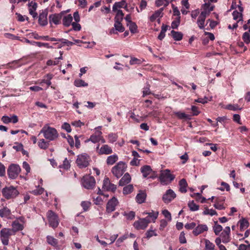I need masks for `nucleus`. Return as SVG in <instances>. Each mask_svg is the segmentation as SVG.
I'll return each mask as SVG.
<instances>
[{
    "instance_id": "obj_1",
    "label": "nucleus",
    "mask_w": 250,
    "mask_h": 250,
    "mask_svg": "<svg viewBox=\"0 0 250 250\" xmlns=\"http://www.w3.org/2000/svg\"><path fill=\"white\" fill-rule=\"evenodd\" d=\"M41 133L43 134L46 139L50 141L55 140L59 136L57 130L55 128L46 125L41 129L40 134Z\"/></svg>"
},
{
    "instance_id": "obj_2",
    "label": "nucleus",
    "mask_w": 250,
    "mask_h": 250,
    "mask_svg": "<svg viewBox=\"0 0 250 250\" xmlns=\"http://www.w3.org/2000/svg\"><path fill=\"white\" fill-rule=\"evenodd\" d=\"M175 176L170 173V170L167 169L161 170L159 176V180L163 185H167L175 179Z\"/></svg>"
},
{
    "instance_id": "obj_3",
    "label": "nucleus",
    "mask_w": 250,
    "mask_h": 250,
    "mask_svg": "<svg viewBox=\"0 0 250 250\" xmlns=\"http://www.w3.org/2000/svg\"><path fill=\"white\" fill-rule=\"evenodd\" d=\"M126 166L125 163L120 161L112 168V174L117 178L121 177L126 170Z\"/></svg>"
},
{
    "instance_id": "obj_4",
    "label": "nucleus",
    "mask_w": 250,
    "mask_h": 250,
    "mask_svg": "<svg viewBox=\"0 0 250 250\" xmlns=\"http://www.w3.org/2000/svg\"><path fill=\"white\" fill-rule=\"evenodd\" d=\"M2 195L7 199L14 198L17 196L19 192L13 186L5 187L1 191Z\"/></svg>"
},
{
    "instance_id": "obj_5",
    "label": "nucleus",
    "mask_w": 250,
    "mask_h": 250,
    "mask_svg": "<svg viewBox=\"0 0 250 250\" xmlns=\"http://www.w3.org/2000/svg\"><path fill=\"white\" fill-rule=\"evenodd\" d=\"M90 158L86 153H83L77 156L76 164L80 168L87 167L89 164Z\"/></svg>"
},
{
    "instance_id": "obj_6",
    "label": "nucleus",
    "mask_w": 250,
    "mask_h": 250,
    "mask_svg": "<svg viewBox=\"0 0 250 250\" xmlns=\"http://www.w3.org/2000/svg\"><path fill=\"white\" fill-rule=\"evenodd\" d=\"M95 180L92 176L86 175L82 180V186L87 189H93L95 186Z\"/></svg>"
},
{
    "instance_id": "obj_7",
    "label": "nucleus",
    "mask_w": 250,
    "mask_h": 250,
    "mask_svg": "<svg viewBox=\"0 0 250 250\" xmlns=\"http://www.w3.org/2000/svg\"><path fill=\"white\" fill-rule=\"evenodd\" d=\"M21 171L20 166L16 164H11L7 169V174L9 178L16 179Z\"/></svg>"
},
{
    "instance_id": "obj_8",
    "label": "nucleus",
    "mask_w": 250,
    "mask_h": 250,
    "mask_svg": "<svg viewBox=\"0 0 250 250\" xmlns=\"http://www.w3.org/2000/svg\"><path fill=\"white\" fill-rule=\"evenodd\" d=\"M47 217L50 226L56 228L59 225L58 216L52 210H49L47 213Z\"/></svg>"
},
{
    "instance_id": "obj_9",
    "label": "nucleus",
    "mask_w": 250,
    "mask_h": 250,
    "mask_svg": "<svg viewBox=\"0 0 250 250\" xmlns=\"http://www.w3.org/2000/svg\"><path fill=\"white\" fill-rule=\"evenodd\" d=\"M12 230L9 229L3 228L0 232V239L2 243L4 245H8L9 243V238L12 235Z\"/></svg>"
},
{
    "instance_id": "obj_10",
    "label": "nucleus",
    "mask_w": 250,
    "mask_h": 250,
    "mask_svg": "<svg viewBox=\"0 0 250 250\" xmlns=\"http://www.w3.org/2000/svg\"><path fill=\"white\" fill-rule=\"evenodd\" d=\"M230 228L229 227H226L220 234L219 237L216 238H219L220 239V243H221V242L224 244L228 243L230 241Z\"/></svg>"
},
{
    "instance_id": "obj_11",
    "label": "nucleus",
    "mask_w": 250,
    "mask_h": 250,
    "mask_svg": "<svg viewBox=\"0 0 250 250\" xmlns=\"http://www.w3.org/2000/svg\"><path fill=\"white\" fill-rule=\"evenodd\" d=\"M102 135V131L97 130L95 132V133L91 135L89 139H88L85 142H87L91 141L93 143H97L101 141L102 143H104L105 142V141Z\"/></svg>"
},
{
    "instance_id": "obj_12",
    "label": "nucleus",
    "mask_w": 250,
    "mask_h": 250,
    "mask_svg": "<svg viewBox=\"0 0 250 250\" xmlns=\"http://www.w3.org/2000/svg\"><path fill=\"white\" fill-rule=\"evenodd\" d=\"M150 222L151 220L148 217H146L135 221L133 226L137 229H145Z\"/></svg>"
},
{
    "instance_id": "obj_13",
    "label": "nucleus",
    "mask_w": 250,
    "mask_h": 250,
    "mask_svg": "<svg viewBox=\"0 0 250 250\" xmlns=\"http://www.w3.org/2000/svg\"><path fill=\"white\" fill-rule=\"evenodd\" d=\"M117 188L116 186L111 183L108 178L106 177L103 181L102 189L105 191H115Z\"/></svg>"
},
{
    "instance_id": "obj_14",
    "label": "nucleus",
    "mask_w": 250,
    "mask_h": 250,
    "mask_svg": "<svg viewBox=\"0 0 250 250\" xmlns=\"http://www.w3.org/2000/svg\"><path fill=\"white\" fill-rule=\"evenodd\" d=\"M176 197V194L171 189H168L165 194L163 195V200L165 203L170 202Z\"/></svg>"
},
{
    "instance_id": "obj_15",
    "label": "nucleus",
    "mask_w": 250,
    "mask_h": 250,
    "mask_svg": "<svg viewBox=\"0 0 250 250\" xmlns=\"http://www.w3.org/2000/svg\"><path fill=\"white\" fill-rule=\"evenodd\" d=\"M118 204V200L115 197H113L107 203L106 211L108 212H111L115 210V207Z\"/></svg>"
},
{
    "instance_id": "obj_16",
    "label": "nucleus",
    "mask_w": 250,
    "mask_h": 250,
    "mask_svg": "<svg viewBox=\"0 0 250 250\" xmlns=\"http://www.w3.org/2000/svg\"><path fill=\"white\" fill-rule=\"evenodd\" d=\"M208 16V13L205 12H201L197 20V24L198 27L203 29L205 27V21L206 17Z\"/></svg>"
},
{
    "instance_id": "obj_17",
    "label": "nucleus",
    "mask_w": 250,
    "mask_h": 250,
    "mask_svg": "<svg viewBox=\"0 0 250 250\" xmlns=\"http://www.w3.org/2000/svg\"><path fill=\"white\" fill-rule=\"evenodd\" d=\"M62 15L61 13L50 15L49 17L50 23L52 24L53 23L55 24H59L62 19Z\"/></svg>"
},
{
    "instance_id": "obj_18",
    "label": "nucleus",
    "mask_w": 250,
    "mask_h": 250,
    "mask_svg": "<svg viewBox=\"0 0 250 250\" xmlns=\"http://www.w3.org/2000/svg\"><path fill=\"white\" fill-rule=\"evenodd\" d=\"M208 228L206 225L200 224L198 225L193 231V233L194 235L197 236L198 235L203 233L205 231H207Z\"/></svg>"
},
{
    "instance_id": "obj_19",
    "label": "nucleus",
    "mask_w": 250,
    "mask_h": 250,
    "mask_svg": "<svg viewBox=\"0 0 250 250\" xmlns=\"http://www.w3.org/2000/svg\"><path fill=\"white\" fill-rule=\"evenodd\" d=\"M112 152L111 147L107 145H104L100 148L98 153L100 155H109L111 154Z\"/></svg>"
},
{
    "instance_id": "obj_20",
    "label": "nucleus",
    "mask_w": 250,
    "mask_h": 250,
    "mask_svg": "<svg viewBox=\"0 0 250 250\" xmlns=\"http://www.w3.org/2000/svg\"><path fill=\"white\" fill-rule=\"evenodd\" d=\"M33 0H32L28 4L29 7V11L30 15L35 18L37 16V13L36 12V10L37 7V4L36 2H33Z\"/></svg>"
},
{
    "instance_id": "obj_21",
    "label": "nucleus",
    "mask_w": 250,
    "mask_h": 250,
    "mask_svg": "<svg viewBox=\"0 0 250 250\" xmlns=\"http://www.w3.org/2000/svg\"><path fill=\"white\" fill-rule=\"evenodd\" d=\"M141 172L143 174V176L144 178H146L151 173L154 172L153 171L151 167L148 165H145L143 166L141 168Z\"/></svg>"
},
{
    "instance_id": "obj_22",
    "label": "nucleus",
    "mask_w": 250,
    "mask_h": 250,
    "mask_svg": "<svg viewBox=\"0 0 250 250\" xmlns=\"http://www.w3.org/2000/svg\"><path fill=\"white\" fill-rule=\"evenodd\" d=\"M131 181V176L128 173H126L119 182L120 186H124L128 184Z\"/></svg>"
},
{
    "instance_id": "obj_23",
    "label": "nucleus",
    "mask_w": 250,
    "mask_h": 250,
    "mask_svg": "<svg viewBox=\"0 0 250 250\" xmlns=\"http://www.w3.org/2000/svg\"><path fill=\"white\" fill-rule=\"evenodd\" d=\"M146 194L145 192L140 191L136 196V202L138 204L144 203L146 201Z\"/></svg>"
},
{
    "instance_id": "obj_24",
    "label": "nucleus",
    "mask_w": 250,
    "mask_h": 250,
    "mask_svg": "<svg viewBox=\"0 0 250 250\" xmlns=\"http://www.w3.org/2000/svg\"><path fill=\"white\" fill-rule=\"evenodd\" d=\"M47 14L42 12L41 13L39 17V23L42 26H45L47 24Z\"/></svg>"
},
{
    "instance_id": "obj_25",
    "label": "nucleus",
    "mask_w": 250,
    "mask_h": 250,
    "mask_svg": "<svg viewBox=\"0 0 250 250\" xmlns=\"http://www.w3.org/2000/svg\"><path fill=\"white\" fill-rule=\"evenodd\" d=\"M213 5H211L208 2H205V3L202 6L203 10L202 12H205L207 13L208 16L211 11H213Z\"/></svg>"
},
{
    "instance_id": "obj_26",
    "label": "nucleus",
    "mask_w": 250,
    "mask_h": 250,
    "mask_svg": "<svg viewBox=\"0 0 250 250\" xmlns=\"http://www.w3.org/2000/svg\"><path fill=\"white\" fill-rule=\"evenodd\" d=\"M179 191L182 193H186L187 191L188 183L185 179H181L179 183Z\"/></svg>"
},
{
    "instance_id": "obj_27",
    "label": "nucleus",
    "mask_w": 250,
    "mask_h": 250,
    "mask_svg": "<svg viewBox=\"0 0 250 250\" xmlns=\"http://www.w3.org/2000/svg\"><path fill=\"white\" fill-rule=\"evenodd\" d=\"M127 7V3L124 0H122L119 2H116L112 7L113 11H116L118 8H126Z\"/></svg>"
},
{
    "instance_id": "obj_28",
    "label": "nucleus",
    "mask_w": 250,
    "mask_h": 250,
    "mask_svg": "<svg viewBox=\"0 0 250 250\" xmlns=\"http://www.w3.org/2000/svg\"><path fill=\"white\" fill-rule=\"evenodd\" d=\"M170 34L175 41H179L182 40L183 39V34L181 32L172 30Z\"/></svg>"
},
{
    "instance_id": "obj_29",
    "label": "nucleus",
    "mask_w": 250,
    "mask_h": 250,
    "mask_svg": "<svg viewBox=\"0 0 250 250\" xmlns=\"http://www.w3.org/2000/svg\"><path fill=\"white\" fill-rule=\"evenodd\" d=\"M164 10V8H161L159 10L156 11L150 17L149 20L151 22H153L155 21V20L159 17H162L163 15V11Z\"/></svg>"
},
{
    "instance_id": "obj_30",
    "label": "nucleus",
    "mask_w": 250,
    "mask_h": 250,
    "mask_svg": "<svg viewBox=\"0 0 250 250\" xmlns=\"http://www.w3.org/2000/svg\"><path fill=\"white\" fill-rule=\"evenodd\" d=\"M73 18L71 14L64 16L62 19V23L64 26H69L72 23Z\"/></svg>"
},
{
    "instance_id": "obj_31",
    "label": "nucleus",
    "mask_w": 250,
    "mask_h": 250,
    "mask_svg": "<svg viewBox=\"0 0 250 250\" xmlns=\"http://www.w3.org/2000/svg\"><path fill=\"white\" fill-rule=\"evenodd\" d=\"M11 214L10 210L7 207H4L0 209V216L1 217L8 218Z\"/></svg>"
},
{
    "instance_id": "obj_32",
    "label": "nucleus",
    "mask_w": 250,
    "mask_h": 250,
    "mask_svg": "<svg viewBox=\"0 0 250 250\" xmlns=\"http://www.w3.org/2000/svg\"><path fill=\"white\" fill-rule=\"evenodd\" d=\"M118 160L117 155L114 154L110 155L107 158L106 163L108 165H112Z\"/></svg>"
},
{
    "instance_id": "obj_33",
    "label": "nucleus",
    "mask_w": 250,
    "mask_h": 250,
    "mask_svg": "<svg viewBox=\"0 0 250 250\" xmlns=\"http://www.w3.org/2000/svg\"><path fill=\"white\" fill-rule=\"evenodd\" d=\"M225 201V199L223 198L220 200L216 199L215 204L213 205L214 207L219 210L225 209V207L223 205V202Z\"/></svg>"
},
{
    "instance_id": "obj_34",
    "label": "nucleus",
    "mask_w": 250,
    "mask_h": 250,
    "mask_svg": "<svg viewBox=\"0 0 250 250\" xmlns=\"http://www.w3.org/2000/svg\"><path fill=\"white\" fill-rule=\"evenodd\" d=\"M122 21L115 20L114 27L116 30L120 32H123L125 30V28L123 26L121 22Z\"/></svg>"
},
{
    "instance_id": "obj_35",
    "label": "nucleus",
    "mask_w": 250,
    "mask_h": 250,
    "mask_svg": "<svg viewBox=\"0 0 250 250\" xmlns=\"http://www.w3.org/2000/svg\"><path fill=\"white\" fill-rule=\"evenodd\" d=\"M213 229L215 235H218L220 232L223 230V228L220 225L218 224L217 221H216L214 222V226L213 227Z\"/></svg>"
},
{
    "instance_id": "obj_36",
    "label": "nucleus",
    "mask_w": 250,
    "mask_h": 250,
    "mask_svg": "<svg viewBox=\"0 0 250 250\" xmlns=\"http://www.w3.org/2000/svg\"><path fill=\"white\" fill-rule=\"evenodd\" d=\"M49 145V142L45 141L43 139L40 140L38 142V146L41 149H46L48 147Z\"/></svg>"
},
{
    "instance_id": "obj_37",
    "label": "nucleus",
    "mask_w": 250,
    "mask_h": 250,
    "mask_svg": "<svg viewBox=\"0 0 250 250\" xmlns=\"http://www.w3.org/2000/svg\"><path fill=\"white\" fill-rule=\"evenodd\" d=\"M144 61L145 60L143 59H140L135 57H131L129 63L130 65L140 64Z\"/></svg>"
},
{
    "instance_id": "obj_38",
    "label": "nucleus",
    "mask_w": 250,
    "mask_h": 250,
    "mask_svg": "<svg viewBox=\"0 0 250 250\" xmlns=\"http://www.w3.org/2000/svg\"><path fill=\"white\" fill-rule=\"evenodd\" d=\"M150 85L148 83H146V86L144 87L143 90V97H145L146 95H148L150 94H151L152 93L150 91Z\"/></svg>"
},
{
    "instance_id": "obj_39",
    "label": "nucleus",
    "mask_w": 250,
    "mask_h": 250,
    "mask_svg": "<svg viewBox=\"0 0 250 250\" xmlns=\"http://www.w3.org/2000/svg\"><path fill=\"white\" fill-rule=\"evenodd\" d=\"M239 223L240 229L241 230L247 228L249 226L248 221L244 218H243L242 219L240 220L239 221Z\"/></svg>"
},
{
    "instance_id": "obj_40",
    "label": "nucleus",
    "mask_w": 250,
    "mask_h": 250,
    "mask_svg": "<svg viewBox=\"0 0 250 250\" xmlns=\"http://www.w3.org/2000/svg\"><path fill=\"white\" fill-rule=\"evenodd\" d=\"M133 189L134 188L132 185H128L123 188V194L125 195L130 194L133 191Z\"/></svg>"
},
{
    "instance_id": "obj_41",
    "label": "nucleus",
    "mask_w": 250,
    "mask_h": 250,
    "mask_svg": "<svg viewBox=\"0 0 250 250\" xmlns=\"http://www.w3.org/2000/svg\"><path fill=\"white\" fill-rule=\"evenodd\" d=\"M205 243V250H214L215 245L208 239L204 240Z\"/></svg>"
},
{
    "instance_id": "obj_42",
    "label": "nucleus",
    "mask_w": 250,
    "mask_h": 250,
    "mask_svg": "<svg viewBox=\"0 0 250 250\" xmlns=\"http://www.w3.org/2000/svg\"><path fill=\"white\" fill-rule=\"evenodd\" d=\"M124 216H125L127 220H133L135 216V212L133 211H130L129 212L125 211L123 213Z\"/></svg>"
},
{
    "instance_id": "obj_43",
    "label": "nucleus",
    "mask_w": 250,
    "mask_h": 250,
    "mask_svg": "<svg viewBox=\"0 0 250 250\" xmlns=\"http://www.w3.org/2000/svg\"><path fill=\"white\" fill-rule=\"evenodd\" d=\"M74 84L76 87H85L88 85V83L82 79H77L75 80Z\"/></svg>"
},
{
    "instance_id": "obj_44",
    "label": "nucleus",
    "mask_w": 250,
    "mask_h": 250,
    "mask_svg": "<svg viewBox=\"0 0 250 250\" xmlns=\"http://www.w3.org/2000/svg\"><path fill=\"white\" fill-rule=\"evenodd\" d=\"M47 241L48 243L53 246H56L58 245V241L56 239L51 236H47Z\"/></svg>"
},
{
    "instance_id": "obj_45",
    "label": "nucleus",
    "mask_w": 250,
    "mask_h": 250,
    "mask_svg": "<svg viewBox=\"0 0 250 250\" xmlns=\"http://www.w3.org/2000/svg\"><path fill=\"white\" fill-rule=\"evenodd\" d=\"M144 214H148V216L147 217L148 218V219L150 220V218L152 219V220L154 222L155 220L157 218L158 216V212H154L152 211L150 212H146L144 213Z\"/></svg>"
},
{
    "instance_id": "obj_46",
    "label": "nucleus",
    "mask_w": 250,
    "mask_h": 250,
    "mask_svg": "<svg viewBox=\"0 0 250 250\" xmlns=\"http://www.w3.org/2000/svg\"><path fill=\"white\" fill-rule=\"evenodd\" d=\"M233 18L234 20H238V22L242 19V14L241 12H239L235 10L232 13Z\"/></svg>"
},
{
    "instance_id": "obj_47",
    "label": "nucleus",
    "mask_w": 250,
    "mask_h": 250,
    "mask_svg": "<svg viewBox=\"0 0 250 250\" xmlns=\"http://www.w3.org/2000/svg\"><path fill=\"white\" fill-rule=\"evenodd\" d=\"M12 226L13 229H15V230L16 231L22 230L23 228V226L20 223H19L18 221H14L12 223Z\"/></svg>"
},
{
    "instance_id": "obj_48",
    "label": "nucleus",
    "mask_w": 250,
    "mask_h": 250,
    "mask_svg": "<svg viewBox=\"0 0 250 250\" xmlns=\"http://www.w3.org/2000/svg\"><path fill=\"white\" fill-rule=\"evenodd\" d=\"M188 207L189 208L190 210L192 211H197L199 209V206L195 204L193 201L188 202Z\"/></svg>"
},
{
    "instance_id": "obj_49",
    "label": "nucleus",
    "mask_w": 250,
    "mask_h": 250,
    "mask_svg": "<svg viewBox=\"0 0 250 250\" xmlns=\"http://www.w3.org/2000/svg\"><path fill=\"white\" fill-rule=\"evenodd\" d=\"M127 25L129 27V30L132 33H135L137 32V26L136 24L134 22H130V23H127Z\"/></svg>"
},
{
    "instance_id": "obj_50",
    "label": "nucleus",
    "mask_w": 250,
    "mask_h": 250,
    "mask_svg": "<svg viewBox=\"0 0 250 250\" xmlns=\"http://www.w3.org/2000/svg\"><path fill=\"white\" fill-rule=\"evenodd\" d=\"M155 4L157 7L164 5L165 7L169 4V1L167 0H156Z\"/></svg>"
},
{
    "instance_id": "obj_51",
    "label": "nucleus",
    "mask_w": 250,
    "mask_h": 250,
    "mask_svg": "<svg viewBox=\"0 0 250 250\" xmlns=\"http://www.w3.org/2000/svg\"><path fill=\"white\" fill-rule=\"evenodd\" d=\"M180 23V17H176L171 24V27L172 29H177Z\"/></svg>"
},
{
    "instance_id": "obj_52",
    "label": "nucleus",
    "mask_w": 250,
    "mask_h": 250,
    "mask_svg": "<svg viewBox=\"0 0 250 250\" xmlns=\"http://www.w3.org/2000/svg\"><path fill=\"white\" fill-rule=\"evenodd\" d=\"M174 114L180 119L189 118L188 115L184 112H174Z\"/></svg>"
},
{
    "instance_id": "obj_53",
    "label": "nucleus",
    "mask_w": 250,
    "mask_h": 250,
    "mask_svg": "<svg viewBox=\"0 0 250 250\" xmlns=\"http://www.w3.org/2000/svg\"><path fill=\"white\" fill-rule=\"evenodd\" d=\"M117 14L115 17V20L123 21L124 14L121 10H117Z\"/></svg>"
},
{
    "instance_id": "obj_54",
    "label": "nucleus",
    "mask_w": 250,
    "mask_h": 250,
    "mask_svg": "<svg viewBox=\"0 0 250 250\" xmlns=\"http://www.w3.org/2000/svg\"><path fill=\"white\" fill-rule=\"evenodd\" d=\"M130 118L133 119L135 122L137 123H139L141 121H143V119L142 117H140L139 115H136L133 112H131Z\"/></svg>"
},
{
    "instance_id": "obj_55",
    "label": "nucleus",
    "mask_w": 250,
    "mask_h": 250,
    "mask_svg": "<svg viewBox=\"0 0 250 250\" xmlns=\"http://www.w3.org/2000/svg\"><path fill=\"white\" fill-rule=\"evenodd\" d=\"M242 38L246 44H249L250 42V35L248 32H246L243 34Z\"/></svg>"
},
{
    "instance_id": "obj_56",
    "label": "nucleus",
    "mask_w": 250,
    "mask_h": 250,
    "mask_svg": "<svg viewBox=\"0 0 250 250\" xmlns=\"http://www.w3.org/2000/svg\"><path fill=\"white\" fill-rule=\"evenodd\" d=\"M215 243L218 246L219 250H227L226 247L220 243V239L219 238H216L215 240Z\"/></svg>"
},
{
    "instance_id": "obj_57",
    "label": "nucleus",
    "mask_w": 250,
    "mask_h": 250,
    "mask_svg": "<svg viewBox=\"0 0 250 250\" xmlns=\"http://www.w3.org/2000/svg\"><path fill=\"white\" fill-rule=\"evenodd\" d=\"M108 138L109 140V142L111 143H113L116 142L117 139V136L114 133H110L108 136Z\"/></svg>"
},
{
    "instance_id": "obj_58",
    "label": "nucleus",
    "mask_w": 250,
    "mask_h": 250,
    "mask_svg": "<svg viewBox=\"0 0 250 250\" xmlns=\"http://www.w3.org/2000/svg\"><path fill=\"white\" fill-rule=\"evenodd\" d=\"M43 188L38 187L37 189L32 190L31 192L34 195H40L43 193Z\"/></svg>"
},
{
    "instance_id": "obj_59",
    "label": "nucleus",
    "mask_w": 250,
    "mask_h": 250,
    "mask_svg": "<svg viewBox=\"0 0 250 250\" xmlns=\"http://www.w3.org/2000/svg\"><path fill=\"white\" fill-rule=\"evenodd\" d=\"M146 234L147 238H149L153 236L157 235V234L155 232V231L152 229H149L148 230L146 231Z\"/></svg>"
},
{
    "instance_id": "obj_60",
    "label": "nucleus",
    "mask_w": 250,
    "mask_h": 250,
    "mask_svg": "<svg viewBox=\"0 0 250 250\" xmlns=\"http://www.w3.org/2000/svg\"><path fill=\"white\" fill-rule=\"evenodd\" d=\"M61 167H62L64 169H68L70 167V164L69 161L67 159V158H65L63 162V164Z\"/></svg>"
},
{
    "instance_id": "obj_61",
    "label": "nucleus",
    "mask_w": 250,
    "mask_h": 250,
    "mask_svg": "<svg viewBox=\"0 0 250 250\" xmlns=\"http://www.w3.org/2000/svg\"><path fill=\"white\" fill-rule=\"evenodd\" d=\"M62 129L66 130V131L68 133H69L71 131V128L70 124L67 123H64L62 126Z\"/></svg>"
},
{
    "instance_id": "obj_62",
    "label": "nucleus",
    "mask_w": 250,
    "mask_h": 250,
    "mask_svg": "<svg viewBox=\"0 0 250 250\" xmlns=\"http://www.w3.org/2000/svg\"><path fill=\"white\" fill-rule=\"evenodd\" d=\"M226 108L230 110H236L237 109H241V108H239L238 105L237 104H229L227 106Z\"/></svg>"
},
{
    "instance_id": "obj_63",
    "label": "nucleus",
    "mask_w": 250,
    "mask_h": 250,
    "mask_svg": "<svg viewBox=\"0 0 250 250\" xmlns=\"http://www.w3.org/2000/svg\"><path fill=\"white\" fill-rule=\"evenodd\" d=\"M185 233L182 231L181 232L179 236V241L181 244L186 243L187 240L185 236Z\"/></svg>"
},
{
    "instance_id": "obj_64",
    "label": "nucleus",
    "mask_w": 250,
    "mask_h": 250,
    "mask_svg": "<svg viewBox=\"0 0 250 250\" xmlns=\"http://www.w3.org/2000/svg\"><path fill=\"white\" fill-rule=\"evenodd\" d=\"M239 250H250V244H241L239 247Z\"/></svg>"
}]
</instances>
